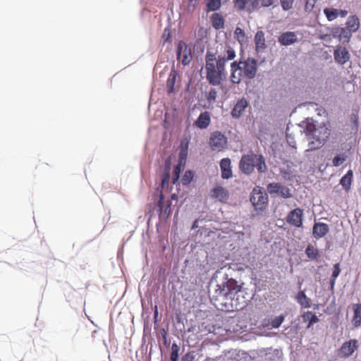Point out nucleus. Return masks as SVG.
<instances>
[{
	"instance_id": "f257e3e1",
	"label": "nucleus",
	"mask_w": 361,
	"mask_h": 361,
	"mask_svg": "<svg viewBox=\"0 0 361 361\" xmlns=\"http://www.w3.org/2000/svg\"><path fill=\"white\" fill-rule=\"evenodd\" d=\"M215 53L207 51L205 56L206 78L212 85L221 84L223 78L226 76V63L235 57V50L228 44H220Z\"/></svg>"
},
{
	"instance_id": "f03ea898",
	"label": "nucleus",
	"mask_w": 361,
	"mask_h": 361,
	"mask_svg": "<svg viewBox=\"0 0 361 361\" xmlns=\"http://www.w3.org/2000/svg\"><path fill=\"white\" fill-rule=\"evenodd\" d=\"M305 133L308 140V151H314L321 148L327 142L331 135L329 122L323 123H307Z\"/></svg>"
},
{
	"instance_id": "7ed1b4c3",
	"label": "nucleus",
	"mask_w": 361,
	"mask_h": 361,
	"mask_svg": "<svg viewBox=\"0 0 361 361\" xmlns=\"http://www.w3.org/2000/svg\"><path fill=\"white\" fill-rule=\"evenodd\" d=\"M250 202L256 209L263 210L268 203L267 195L262 192L259 187L255 188L250 196Z\"/></svg>"
},
{
	"instance_id": "20e7f679",
	"label": "nucleus",
	"mask_w": 361,
	"mask_h": 361,
	"mask_svg": "<svg viewBox=\"0 0 361 361\" xmlns=\"http://www.w3.org/2000/svg\"><path fill=\"white\" fill-rule=\"evenodd\" d=\"M209 145L213 151H223L227 145V137L222 133L214 131L210 135Z\"/></svg>"
},
{
	"instance_id": "39448f33",
	"label": "nucleus",
	"mask_w": 361,
	"mask_h": 361,
	"mask_svg": "<svg viewBox=\"0 0 361 361\" xmlns=\"http://www.w3.org/2000/svg\"><path fill=\"white\" fill-rule=\"evenodd\" d=\"M176 56L177 60L184 66L188 65L192 59L190 47L183 41H180L178 44Z\"/></svg>"
},
{
	"instance_id": "423d86ee",
	"label": "nucleus",
	"mask_w": 361,
	"mask_h": 361,
	"mask_svg": "<svg viewBox=\"0 0 361 361\" xmlns=\"http://www.w3.org/2000/svg\"><path fill=\"white\" fill-rule=\"evenodd\" d=\"M240 64V68L243 75L248 79H252L255 77L257 70V61L253 58H247L246 60L238 62Z\"/></svg>"
},
{
	"instance_id": "0eeeda50",
	"label": "nucleus",
	"mask_w": 361,
	"mask_h": 361,
	"mask_svg": "<svg viewBox=\"0 0 361 361\" xmlns=\"http://www.w3.org/2000/svg\"><path fill=\"white\" fill-rule=\"evenodd\" d=\"M260 0H234L233 4L238 11H246L252 13L259 8Z\"/></svg>"
},
{
	"instance_id": "6e6552de",
	"label": "nucleus",
	"mask_w": 361,
	"mask_h": 361,
	"mask_svg": "<svg viewBox=\"0 0 361 361\" xmlns=\"http://www.w3.org/2000/svg\"><path fill=\"white\" fill-rule=\"evenodd\" d=\"M357 348L358 341L356 339H350L342 344L338 355L341 358H347L350 357Z\"/></svg>"
},
{
	"instance_id": "1a4fd4ad",
	"label": "nucleus",
	"mask_w": 361,
	"mask_h": 361,
	"mask_svg": "<svg viewBox=\"0 0 361 361\" xmlns=\"http://www.w3.org/2000/svg\"><path fill=\"white\" fill-rule=\"evenodd\" d=\"M255 154H246L243 155L240 161V170L246 174H250L253 171L255 166Z\"/></svg>"
},
{
	"instance_id": "9d476101",
	"label": "nucleus",
	"mask_w": 361,
	"mask_h": 361,
	"mask_svg": "<svg viewBox=\"0 0 361 361\" xmlns=\"http://www.w3.org/2000/svg\"><path fill=\"white\" fill-rule=\"evenodd\" d=\"M267 189L271 195L278 194L283 198H288L291 197L290 189L278 183H269L267 185Z\"/></svg>"
},
{
	"instance_id": "9b49d317",
	"label": "nucleus",
	"mask_w": 361,
	"mask_h": 361,
	"mask_svg": "<svg viewBox=\"0 0 361 361\" xmlns=\"http://www.w3.org/2000/svg\"><path fill=\"white\" fill-rule=\"evenodd\" d=\"M210 197L221 203H226L228 200L229 192L226 188L217 185L211 190Z\"/></svg>"
},
{
	"instance_id": "f8f14e48",
	"label": "nucleus",
	"mask_w": 361,
	"mask_h": 361,
	"mask_svg": "<svg viewBox=\"0 0 361 361\" xmlns=\"http://www.w3.org/2000/svg\"><path fill=\"white\" fill-rule=\"evenodd\" d=\"M303 211L300 208H295L287 216V222L295 227H300L302 225Z\"/></svg>"
},
{
	"instance_id": "ddd939ff",
	"label": "nucleus",
	"mask_w": 361,
	"mask_h": 361,
	"mask_svg": "<svg viewBox=\"0 0 361 361\" xmlns=\"http://www.w3.org/2000/svg\"><path fill=\"white\" fill-rule=\"evenodd\" d=\"M158 207L160 216L164 214L166 218L170 216L171 213V202L169 200L166 201L164 200V195L161 191H160L159 193Z\"/></svg>"
},
{
	"instance_id": "4468645a",
	"label": "nucleus",
	"mask_w": 361,
	"mask_h": 361,
	"mask_svg": "<svg viewBox=\"0 0 361 361\" xmlns=\"http://www.w3.org/2000/svg\"><path fill=\"white\" fill-rule=\"evenodd\" d=\"M334 55L336 62L340 65L345 64L347 61H349L350 58V55L348 51L345 47L341 46L336 47V49L334 50Z\"/></svg>"
},
{
	"instance_id": "2eb2a0df",
	"label": "nucleus",
	"mask_w": 361,
	"mask_h": 361,
	"mask_svg": "<svg viewBox=\"0 0 361 361\" xmlns=\"http://www.w3.org/2000/svg\"><path fill=\"white\" fill-rule=\"evenodd\" d=\"M240 66V64L238 63L237 61H233L231 64V81L234 84H238L240 82L243 75H244Z\"/></svg>"
},
{
	"instance_id": "dca6fc26",
	"label": "nucleus",
	"mask_w": 361,
	"mask_h": 361,
	"mask_svg": "<svg viewBox=\"0 0 361 361\" xmlns=\"http://www.w3.org/2000/svg\"><path fill=\"white\" fill-rule=\"evenodd\" d=\"M211 123V115L209 111H204L200 114L194 125L200 129L207 128Z\"/></svg>"
},
{
	"instance_id": "f3484780",
	"label": "nucleus",
	"mask_w": 361,
	"mask_h": 361,
	"mask_svg": "<svg viewBox=\"0 0 361 361\" xmlns=\"http://www.w3.org/2000/svg\"><path fill=\"white\" fill-rule=\"evenodd\" d=\"M254 40L257 52L262 51L267 48L265 34L262 30L257 31Z\"/></svg>"
},
{
	"instance_id": "a211bd4d",
	"label": "nucleus",
	"mask_w": 361,
	"mask_h": 361,
	"mask_svg": "<svg viewBox=\"0 0 361 361\" xmlns=\"http://www.w3.org/2000/svg\"><path fill=\"white\" fill-rule=\"evenodd\" d=\"M247 106L248 103L245 99L238 100L231 111V116L235 118H239Z\"/></svg>"
},
{
	"instance_id": "6ab92c4d",
	"label": "nucleus",
	"mask_w": 361,
	"mask_h": 361,
	"mask_svg": "<svg viewBox=\"0 0 361 361\" xmlns=\"http://www.w3.org/2000/svg\"><path fill=\"white\" fill-rule=\"evenodd\" d=\"M298 38L294 32H283L279 37V42L283 46L293 44L296 42Z\"/></svg>"
},
{
	"instance_id": "aec40b11",
	"label": "nucleus",
	"mask_w": 361,
	"mask_h": 361,
	"mask_svg": "<svg viewBox=\"0 0 361 361\" xmlns=\"http://www.w3.org/2000/svg\"><path fill=\"white\" fill-rule=\"evenodd\" d=\"M329 226L325 223H315L312 228V234L317 239L326 235L329 232Z\"/></svg>"
},
{
	"instance_id": "412c9836",
	"label": "nucleus",
	"mask_w": 361,
	"mask_h": 361,
	"mask_svg": "<svg viewBox=\"0 0 361 361\" xmlns=\"http://www.w3.org/2000/svg\"><path fill=\"white\" fill-rule=\"evenodd\" d=\"M220 168L222 178L228 179L232 176L231 160L228 158H224L221 160Z\"/></svg>"
},
{
	"instance_id": "4be33fe9",
	"label": "nucleus",
	"mask_w": 361,
	"mask_h": 361,
	"mask_svg": "<svg viewBox=\"0 0 361 361\" xmlns=\"http://www.w3.org/2000/svg\"><path fill=\"white\" fill-rule=\"evenodd\" d=\"M210 21L212 27L215 30H221L224 28L225 20L221 14L219 13H214L210 17Z\"/></svg>"
},
{
	"instance_id": "5701e85b",
	"label": "nucleus",
	"mask_w": 361,
	"mask_h": 361,
	"mask_svg": "<svg viewBox=\"0 0 361 361\" xmlns=\"http://www.w3.org/2000/svg\"><path fill=\"white\" fill-rule=\"evenodd\" d=\"M225 281L226 288L229 290L230 299H233L234 295L240 291L241 288L238 285L237 281L233 279L226 278Z\"/></svg>"
},
{
	"instance_id": "b1692460",
	"label": "nucleus",
	"mask_w": 361,
	"mask_h": 361,
	"mask_svg": "<svg viewBox=\"0 0 361 361\" xmlns=\"http://www.w3.org/2000/svg\"><path fill=\"white\" fill-rule=\"evenodd\" d=\"M334 36L337 37L343 43L348 42L351 37V32L345 27H337L334 32Z\"/></svg>"
},
{
	"instance_id": "393cba45",
	"label": "nucleus",
	"mask_w": 361,
	"mask_h": 361,
	"mask_svg": "<svg viewBox=\"0 0 361 361\" xmlns=\"http://www.w3.org/2000/svg\"><path fill=\"white\" fill-rule=\"evenodd\" d=\"M353 316L351 322L355 327H358L361 325V304H353Z\"/></svg>"
},
{
	"instance_id": "a878e982",
	"label": "nucleus",
	"mask_w": 361,
	"mask_h": 361,
	"mask_svg": "<svg viewBox=\"0 0 361 361\" xmlns=\"http://www.w3.org/2000/svg\"><path fill=\"white\" fill-rule=\"evenodd\" d=\"M226 281H224L221 283L216 285L215 289V297L230 299L229 290L226 288Z\"/></svg>"
},
{
	"instance_id": "bb28decb",
	"label": "nucleus",
	"mask_w": 361,
	"mask_h": 361,
	"mask_svg": "<svg viewBox=\"0 0 361 361\" xmlns=\"http://www.w3.org/2000/svg\"><path fill=\"white\" fill-rule=\"evenodd\" d=\"M302 318L304 322L307 323V328L310 329L315 323H317L319 320L315 313L312 311H307L302 314Z\"/></svg>"
},
{
	"instance_id": "cd10ccee",
	"label": "nucleus",
	"mask_w": 361,
	"mask_h": 361,
	"mask_svg": "<svg viewBox=\"0 0 361 361\" xmlns=\"http://www.w3.org/2000/svg\"><path fill=\"white\" fill-rule=\"evenodd\" d=\"M353 173L352 170H349L345 176H343L340 180V184L343 186L345 191L350 190L352 180H353Z\"/></svg>"
},
{
	"instance_id": "c85d7f7f",
	"label": "nucleus",
	"mask_w": 361,
	"mask_h": 361,
	"mask_svg": "<svg viewBox=\"0 0 361 361\" xmlns=\"http://www.w3.org/2000/svg\"><path fill=\"white\" fill-rule=\"evenodd\" d=\"M360 27V20L355 16H350L346 22V29L353 32H356Z\"/></svg>"
},
{
	"instance_id": "c756f323",
	"label": "nucleus",
	"mask_w": 361,
	"mask_h": 361,
	"mask_svg": "<svg viewBox=\"0 0 361 361\" xmlns=\"http://www.w3.org/2000/svg\"><path fill=\"white\" fill-rule=\"evenodd\" d=\"M296 300L302 307L309 308L311 307V300L307 297L303 290L300 291L297 294Z\"/></svg>"
},
{
	"instance_id": "7c9ffc66",
	"label": "nucleus",
	"mask_w": 361,
	"mask_h": 361,
	"mask_svg": "<svg viewBox=\"0 0 361 361\" xmlns=\"http://www.w3.org/2000/svg\"><path fill=\"white\" fill-rule=\"evenodd\" d=\"M305 254L311 260H317L320 256L318 249L312 245H308L305 249Z\"/></svg>"
},
{
	"instance_id": "2f4dec72",
	"label": "nucleus",
	"mask_w": 361,
	"mask_h": 361,
	"mask_svg": "<svg viewBox=\"0 0 361 361\" xmlns=\"http://www.w3.org/2000/svg\"><path fill=\"white\" fill-rule=\"evenodd\" d=\"M207 11H216L221 8V0H207Z\"/></svg>"
},
{
	"instance_id": "473e14b6",
	"label": "nucleus",
	"mask_w": 361,
	"mask_h": 361,
	"mask_svg": "<svg viewBox=\"0 0 361 361\" xmlns=\"http://www.w3.org/2000/svg\"><path fill=\"white\" fill-rule=\"evenodd\" d=\"M324 13L329 21H332L338 16V10L333 8H326L324 10Z\"/></svg>"
},
{
	"instance_id": "72a5a7b5",
	"label": "nucleus",
	"mask_w": 361,
	"mask_h": 361,
	"mask_svg": "<svg viewBox=\"0 0 361 361\" xmlns=\"http://www.w3.org/2000/svg\"><path fill=\"white\" fill-rule=\"evenodd\" d=\"M256 167L259 173H264L267 171V166L262 155L257 156L255 159Z\"/></svg>"
},
{
	"instance_id": "f704fd0d",
	"label": "nucleus",
	"mask_w": 361,
	"mask_h": 361,
	"mask_svg": "<svg viewBox=\"0 0 361 361\" xmlns=\"http://www.w3.org/2000/svg\"><path fill=\"white\" fill-rule=\"evenodd\" d=\"M234 35H235V38L240 43H243V42H245L246 35H245L244 30L242 28H240L239 27H236L234 31Z\"/></svg>"
},
{
	"instance_id": "c9c22d12",
	"label": "nucleus",
	"mask_w": 361,
	"mask_h": 361,
	"mask_svg": "<svg viewBox=\"0 0 361 361\" xmlns=\"http://www.w3.org/2000/svg\"><path fill=\"white\" fill-rule=\"evenodd\" d=\"M285 317L283 314L276 317L269 322V324L272 328L277 329L281 325Z\"/></svg>"
},
{
	"instance_id": "e433bc0d",
	"label": "nucleus",
	"mask_w": 361,
	"mask_h": 361,
	"mask_svg": "<svg viewBox=\"0 0 361 361\" xmlns=\"http://www.w3.org/2000/svg\"><path fill=\"white\" fill-rule=\"evenodd\" d=\"M179 350L180 347L176 343H173L171 345V353L170 356L171 361H178Z\"/></svg>"
},
{
	"instance_id": "4c0bfd02",
	"label": "nucleus",
	"mask_w": 361,
	"mask_h": 361,
	"mask_svg": "<svg viewBox=\"0 0 361 361\" xmlns=\"http://www.w3.org/2000/svg\"><path fill=\"white\" fill-rule=\"evenodd\" d=\"M194 177V173L192 171H186L182 178V183L184 185H188Z\"/></svg>"
},
{
	"instance_id": "58836bf2",
	"label": "nucleus",
	"mask_w": 361,
	"mask_h": 361,
	"mask_svg": "<svg viewBox=\"0 0 361 361\" xmlns=\"http://www.w3.org/2000/svg\"><path fill=\"white\" fill-rule=\"evenodd\" d=\"M346 160V156L345 154L336 155L332 161L334 166H339Z\"/></svg>"
},
{
	"instance_id": "ea45409f",
	"label": "nucleus",
	"mask_w": 361,
	"mask_h": 361,
	"mask_svg": "<svg viewBox=\"0 0 361 361\" xmlns=\"http://www.w3.org/2000/svg\"><path fill=\"white\" fill-rule=\"evenodd\" d=\"M281 7L283 11H289L294 4V0H280Z\"/></svg>"
},
{
	"instance_id": "a19ab883",
	"label": "nucleus",
	"mask_w": 361,
	"mask_h": 361,
	"mask_svg": "<svg viewBox=\"0 0 361 361\" xmlns=\"http://www.w3.org/2000/svg\"><path fill=\"white\" fill-rule=\"evenodd\" d=\"M217 97V91L214 88H211L207 93V99L209 103L215 102Z\"/></svg>"
},
{
	"instance_id": "79ce46f5",
	"label": "nucleus",
	"mask_w": 361,
	"mask_h": 361,
	"mask_svg": "<svg viewBox=\"0 0 361 361\" xmlns=\"http://www.w3.org/2000/svg\"><path fill=\"white\" fill-rule=\"evenodd\" d=\"M176 75L170 74V75L167 80V86L169 87L168 92L169 93L173 92V87H174L175 82H176Z\"/></svg>"
},
{
	"instance_id": "37998d69",
	"label": "nucleus",
	"mask_w": 361,
	"mask_h": 361,
	"mask_svg": "<svg viewBox=\"0 0 361 361\" xmlns=\"http://www.w3.org/2000/svg\"><path fill=\"white\" fill-rule=\"evenodd\" d=\"M180 172H181V166H180V162L173 169V184H176V182L178 181Z\"/></svg>"
},
{
	"instance_id": "c03bdc74",
	"label": "nucleus",
	"mask_w": 361,
	"mask_h": 361,
	"mask_svg": "<svg viewBox=\"0 0 361 361\" xmlns=\"http://www.w3.org/2000/svg\"><path fill=\"white\" fill-rule=\"evenodd\" d=\"M170 180V174H169V170H167L165 171V173L163 175V178L161 180V188H164L166 185H168Z\"/></svg>"
},
{
	"instance_id": "a18cd8bd",
	"label": "nucleus",
	"mask_w": 361,
	"mask_h": 361,
	"mask_svg": "<svg viewBox=\"0 0 361 361\" xmlns=\"http://www.w3.org/2000/svg\"><path fill=\"white\" fill-rule=\"evenodd\" d=\"M341 273V269H340V264L338 263H336L334 265V270L331 275V278L334 279H336V278L338 276V275Z\"/></svg>"
},
{
	"instance_id": "49530a36",
	"label": "nucleus",
	"mask_w": 361,
	"mask_h": 361,
	"mask_svg": "<svg viewBox=\"0 0 361 361\" xmlns=\"http://www.w3.org/2000/svg\"><path fill=\"white\" fill-rule=\"evenodd\" d=\"M162 38L164 39V42H170L171 38V35L170 30L169 28H166L162 34Z\"/></svg>"
},
{
	"instance_id": "de8ad7c7",
	"label": "nucleus",
	"mask_w": 361,
	"mask_h": 361,
	"mask_svg": "<svg viewBox=\"0 0 361 361\" xmlns=\"http://www.w3.org/2000/svg\"><path fill=\"white\" fill-rule=\"evenodd\" d=\"M194 360H195V356H194L193 353L191 352H189V353H187L186 354H185L182 357L180 361H194Z\"/></svg>"
},
{
	"instance_id": "09e8293b",
	"label": "nucleus",
	"mask_w": 361,
	"mask_h": 361,
	"mask_svg": "<svg viewBox=\"0 0 361 361\" xmlns=\"http://www.w3.org/2000/svg\"><path fill=\"white\" fill-rule=\"evenodd\" d=\"M198 0H188V10L190 11H193L196 7L197 3Z\"/></svg>"
},
{
	"instance_id": "8fccbe9b",
	"label": "nucleus",
	"mask_w": 361,
	"mask_h": 361,
	"mask_svg": "<svg viewBox=\"0 0 361 361\" xmlns=\"http://www.w3.org/2000/svg\"><path fill=\"white\" fill-rule=\"evenodd\" d=\"M309 1L310 0H306V1H305V10L306 12L312 11V10L313 9L314 6V3L310 4L309 2ZM315 1H316V0H314V2H315Z\"/></svg>"
},
{
	"instance_id": "3c124183",
	"label": "nucleus",
	"mask_w": 361,
	"mask_h": 361,
	"mask_svg": "<svg viewBox=\"0 0 361 361\" xmlns=\"http://www.w3.org/2000/svg\"><path fill=\"white\" fill-rule=\"evenodd\" d=\"M262 7H269L274 4V0H261Z\"/></svg>"
},
{
	"instance_id": "603ef678",
	"label": "nucleus",
	"mask_w": 361,
	"mask_h": 361,
	"mask_svg": "<svg viewBox=\"0 0 361 361\" xmlns=\"http://www.w3.org/2000/svg\"><path fill=\"white\" fill-rule=\"evenodd\" d=\"M348 14V11L346 10H338V16L341 17H345Z\"/></svg>"
},
{
	"instance_id": "864d4df0",
	"label": "nucleus",
	"mask_w": 361,
	"mask_h": 361,
	"mask_svg": "<svg viewBox=\"0 0 361 361\" xmlns=\"http://www.w3.org/2000/svg\"><path fill=\"white\" fill-rule=\"evenodd\" d=\"M335 283H336V279H334L331 278V281H330V290L332 291L334 289Z\"/></svg>"
},
{
	"instance_id": "5fc2aeb1",
	"label": "nucleus",
	"mask_w": 361,
	"mask_h": 361,
	"mask_svg": "<svg viewBox=\"0 0 361 361\" xmlns=\"http://www.w3.org/2000/svg\"><path fill=\"white\" fill-rule=\"evenodd\" d=\"M185 156L186 154L181 152L180 154V159H184Z\"/></svg>"
},
{
	"instance_id": "6e6d98bb",
	"label": "nucleus",
	"mask_w": 361,
	"mask_h": 361,
	"mask_svg": "<svg viewBox=\"0 0 361 361\" xmlns=\"http://www.w3.org/2000/svg\"><path fill=\"white\" fill-rule=\"evenodd\" d=\"M197 221L196 220V221L194 222L193 225H192V228H197Z\"/></svg>"
},
{
	"instance_id": "4d7b16f0",
	"label": "nucleus",
	"mask_w": 361,
	"mask_h": 361,
	"mask_svg": "<svg viewBox=\"0 0 361 361\" xmlns=\"http://www.w3.org/2000/svg\"><path fill=\"white\" fill-rule=\"evenodd\" d=\"M225 1H226L227 0H224Z\"/></svg>"
}]
</instances>
